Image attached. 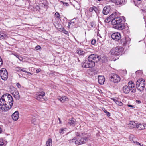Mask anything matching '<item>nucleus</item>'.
Masks as SVG:
<instances>
[{
  "instance_id": "obj_1",
  "label": "nucleus",
  "mask_w": 146,
  "mask_h": 146,
  "mask_svg": "<svg viewBox=\"0 0 146 146\" xmlns=\"http://www.w3.org/2000/svg\"><path fill=\"white\" fill-rule=\"evenodd\" d=\"M100 57L97 55L92 54L88 58V60L83 62L82 64L83 67L89 68L94 67L95 63L99 61Z\"/></svg>"
},
{
  "instance_id": "obj_2",
  "label": "nucleus",
  "mask_w": 146,
  "mask_h": 146,
  "mask_svg": "<svg viewBox=\"0 0 146 146\" xmlns=\"http://www.w3.org/2000/svg\"><path fill=\"white\" fill-rule=\"evenodd\" d=\"M75 133L76 136L80 137L82 138L80 139H77L76 137H74L72 140H70V143L73 142L74 141L75 144L77 146L84 144L87 141V137H86V136H85L86 135V134L82 132L81 133L76 132Z\"/></svg>"
},
{
  "instance_id": "obj_3",
  "label": "nucleus",
  "mask_w": 146,
  "mask_h": 146,
  "mask_svg": "<svg viewBox=\"0 0 146 146\" xmlns=\"http://www.w3.org/2000/svg\"><path fill=\"white\" fill-rule=\"evenodd\" d=\"M122 20L120 17L116 16V14L113 16V19L111 21V23L114 28L120 30H122L124 28V26L122 23Z\"/></svg>"
},
{
  "instance_id": "obj_4",
  "label": "nucleus",
  "mask_w": 146,
  "mask_h": 146,
  "mask_svg": "<svg viewBox=\"0 0 146 146\" xmlns=\"http://www.w3.org/2000/svg\"><path fill=\"white\" fill-rule=\"evenodd\" d=\"M3 98H4L6 104H7V109L8 110L11 109L12 106L13 100L11 95L8 94H5L3 95Z\"/></svg>"
},
{
  "instance_id": "obj_5",
  "label": "nucleus",
  "mask_w": 146,
  "mask_h": 146,
  "mask_svg": "<svg viewBox=\"0 0 146 146\" xmlns=\"http://www.w3.org/2000/svg\"><path fill=\"white\" fill-rule=\"evenodd\" d=\"M124 48L122 46H117L113 48L110 51L111 55L118 56L121 55L123 51Z\"/></svg>"
},
{
  "instance_id": "obj_6",
  "label": "nucleus",
  "mask_w": 146,
  "mask_h": 146,
  "mask_svg": "<svg viewBox=\"0 0 146 146\" xmlns=\"http://www.w3.org/2000/svg\"><path fill=\"white\" fill-rule=\"evenodd\" d=\"M145 85V80L143 79H139L136 82V87L139 91H142L144 90Z\"/></svg>"
},
{
  "instance_id": "obj_7",
  "label": "nucleus",
  "mask_w": 146,
  "mask_h": 146,
  "mask_svg": "<svg viewBox=\"0 0 146 146\" xmlns=\"http://www.w3.org/2000/svg\"><path fill=\"white\" fill-rule=\"evenodd\" d=\"M110 80L115 83H118L120 80V78L118 75L114 73H111L109 75Z\"/></svg>"
},
{
  "instance_id": "obj_8",
  "label": "nucleus",
  "mask_w": 146,
  "mask_h": 146,
  "mask_svg": "<svg viewBox=\"0 0 146 146\" xmlns=\"http://www.w3.org/2000/svg\"><path fill=\"white\" fill-rule=\"evenodd\" d=\"M7 104H6L4 98H3V95L0 98V110L2 111H8L7 109Z\"/></svg>"
},
{
  "instance_id": "obj_9",
  "label": "nucleus",
  "mask_w": 146,
  "mask_h": 146,
  "mask_svg": "<svg viewBox=\"0 0 146 146\" xmlns=\"http://www.w3.org/2000/svg\"><path fill=\"white\" fill-rule=\"evenodd\" d=\"M0 76L1 78L4 80H6L8 78V73L6 69L2 68L0 70Z\"/></svg>"
},
{
  "instance_id": "obj_10",
  "label": "nucleus",
  "mask_w": 146,
  "mask_h": 146,
  "mask_svg": "<svg viewBox=\"0 0 146 146\" xmlns=\"http://www.w3.org/2000/svg\"><path fill=\"white\" fill-rule=\"evenodd\" d=\"M45 95V93L44 92H37L35 95V98L37 100L40 101H42L44 99L43 97Z\"/></svg>"
},
{
  "instance_id": "obj_11",
  "label": "nucleus",
  "mask_w": 146,
  "mask_h": 146,
  "mask_svg": "<svg viewBox=\"0 0 146 146\" xmlns=\"http://www.w3.org/2000/svg\"><path fill=\"white\" fill-rule=\"evenodd\" d=\"M11 93L16 99H19L20 98V96L18 91L15 88L11 90Z\"/></svg>"
},
{
  "instance_id": "obj_12",
  "label": "nucleus",
  "mask_w": 146,
  "mask_h": 146,
  "mask_svg": "<svg viewBox=\"0 0 146 146\" xmlns=\"http://www.w3.org/2000/svg\"><path fill=\"white\" fill-rule=\"evenodd\" d=\"M128 86L130 89V91L131 92L134 93L136 92L135 84L133 82L130 81L128 83Z\"/></svg>"
},
{
  "instance_id": "obj_13",
  "label": "nucleus",
  "mask_w": 146,
  "mask_h": 146,
  "mask_svg": "<svg viewBox=\"0 0 146 146\" xmlns=\"http://www.w3.org/2000/svg\"><path fill=\"white\" fill-rule=\"evenodd\" d=\"M111 37L115 41H118L121 38V35L119 33H115L112 34Z\"/></svg>"
},
{
  "instance_id": "obj_14",
  "label": "nucleus",
  "mask_w": 146,
  "mask_h": 146,
  "mask_svg": "<svg viewBox=\"0 0 146 146\" xmlns=\"http://www.w3.org/2000/svg\"><path fill=\"white\" fill-rule=\"evenodd\" d=\"M58 99L61 102L63 103L67 102L68 101V98L66 96H59L57 97Z\"/></svg>"
},
{
  "instance_id": "obj_15",
  "label": "nucleus",
  "mask_w": 146,
  "mask_h": 146,
  "mask_svg": "<svg viewBox=\"0 0 146 146\" xmlns=\"http://www.w3.org/2000/svg\"><path fill=\"white\" fill-rule=\"evenodd\" d=\"M13 119L14 121H16L18 120L19 117V113L17 111L15 112L12 115Z\"/></svg>"
},
{
  "instance_id": "obj_16",
  "label": "nucleus",
  "mask_w": 146,
  "mask_h": 146,
  "mask_svg": "<svg viewBox=\"0 0 146 146\" xmlns=\"http://www.w3.org/2000/svg\"><path fill=\"white\" fill-rule=\"evenodd\" d=\"M98 77V81L99 84L101 85L103 84L105 80L104 77L102 76H99Z\"/></svg>"
},
{
  "instance_id": "obj_17",
  "label": "nucleus",
  "mask_w": 146,
  "mask_h": 146,
  "mask_svg": "<svg viewBox=\"0 0 146 146\" xmlns=\"http://www.w3.org/2000/svg\"><path fill=\"white\" fill-rule=\"evenodd\" d=\"M116 13H113L105 20V22L106 23H109L111 21L112 19H113V16L115 15Z\"/></svg>"
},
{
  "instance_id": "obj_18",
  "label": "nucleus",
  "mask_w": 146,
  "mask_h": 146,
  "mask_svg": "<svg viewBox=\"0 0 146 146\" xmlns=\"http://www.w3.org/2000/svg\"><path fill=\"white\" fill-rule=\"evenodd\" d=\"M122 91L125 94H127L129 93L130 91V89L127 85L124 86L122 88Z\"/></svg>"
},
{
  "instance_id": "obj_19",
  "label": "nucleus",
  "mask_w": 146,
  "mask_h": 146,
  "mask_svg": "<svg viewBox=\"0 0 146 146\" xmlns=\"http://www.w3.org/2000/svg\"><path fill=\"white\" fill-rule=\"evenodd\" d=\"M110 8L109 7L106 6L105 7L103 10V13L105 15H107L109 12Z\"/></svg>"
},
{
  "instance_id": "obj_20",
  "label": "nucleus",
  "mask_w": 146,
  "mask_h": 146,
  "mask_svg": "<svg viewBox=\"0 0 146 146\" xmlns=\"http://www.w3.org/2000/svg\"><path fill=\"white\" fill-rule=\"evenodd\" d=\"M137 127L139 130L144 129L146 128V125L139 124L137 125Z\"/></svg>"
},
{
  "instance_id": "obj_21",
  "label": "nucleus",
  "mask_w": 146,
  "mask_h": 146,
  "mask_svg": "<svg viewBox=\"0 0 146 146\" xmlns=\"http://www.w3.org/2000/svg\"><path fill=\"white\" fill-rule=\"evenodd\" d=\"M113 1L117 5L121 4L125 2V0H113Z\"/></svg>"
},
{
  "instance_id": "obj_22",
  "label": "nucleus",
  "mask_w": 146,
  "mask_h": 146,
  "mask_svg": "<svg viewBox=\"0 0 146 146\" xmlns=\"http://www.w3.org/2000/svg\"><path fill=\"white\" fill-rule=\"evenodd\" d=\"M137 125L133 121H131L130 123L129 124V127L131 128H135L137 127Z\"/></svg>"
},
{
  "instance_id": "obj_23",
  "label": "nucleus",
  "mask_w": 146,
  "mask_h": 146,
  "mask_svg": "<svg viewBox=\"0 0 146 146\" xmlns=\"http://www.w3.org/2000/svg\"><path fill=\"white\" fill-rule=\"evenodd\" d=\"M15 70L18 72L22 71L23 72L25 73H28V72L26 71L25 70H23V69H22V68L21 67H16L15 68Z\"/></svg>"
},
{
  "instance_id": "obj_24",
  "label": "nucleus",
  "mask_w": 146,
  "mask_h": 146,
  "mask_svg": "<svg viewBox=\"0 0 146 146\" xmlns=\"http://www.w3.org/2000/svg\"><path fill=\"white\" fill-rule=\"evenodd\" d=\"M52 146V140L51 138L48 139L46 143V146Z\"/></svg>"
},
{
  "instance_id": "obj_25",
  "label": "nucleus",
  "mask_w": 146,
  "mask_h": 146,
  "mask_svg": "<svg viewBox=\"0 0 146 146\" xmlns=\"http://www.w3.org/2000/svg\"><path fill=\"white\" fill-rule=\"evenodd\" d=\"M77 52L78 54L81 55H83L84 54L85 52L84 51L82 50L81 49L77 50Z\"/></svg>"
},
{
  "instance_id": "obj_26",
  "label": "nucleus",
  "mask_w": 146,
  "mask_h": 146,
  "mask_svg": "<svg viewBox=\"0 0 146 146\" xmlns=\"http://www.w3.org/2000/svg\"><path fill=\"white\" fill-rule=\"evenodd\" d=\"M120 42L121 44L123 46L125 45L127 43V41L126 40V38H123V39H121L120 40Z\"/></svg>"
},
{
  "instance_id": "obj_27",
  "label": "nucleus",
  "mask_w": 146,
  "mask_h": 146,
  "mask_svg": "<svg viewBox=\"0 0 146 146\" xmlns=\"http://www.w3.org/2000/svg\"><path fill=\"white\" fill-rule=\"evenodd\" d=\"M68 123L69 124L72 125H75V121L74 120L73 118H71L69 119Z\"/></svg>"
},
{
  "instance_id": "obj_28",
  "label": "nucleus",
  "mask_w": 146,
  "mask_h": 146,
  "mask_svg": "<svg viewBox=\"0 0 146 146\" xmlns=\"http://www.w3.org/2000/svg\"><path fill=\"white\" fill-rule=\"evenodd\" d=\"M76 21V19L75 18H74L71 20L70 23L69 24L68 27H69L70 25H72V26L74 25V24Z\"/></svg>"
},
{
  "instance_id": "obj_29",
  "label": "nucleus",
  "mask_w": 146,
  "mask_h": 146,
  "mask_svg": "<svg viewBox=\"0 0 146 146\" xmlns=\"http://www.w3.org/2000/svg\"><path fill=\"white\" fill-rule=\"evenodd\" d=\"M31 121L32 123L34 124H36V119L34 116L32 118Z\"/></svg>"
},
{
  "instance_id": "obj_30",
  "label": "nucleus",
  "mask_w": 146,
  "mask_h": 146,
  "mask_svg": "<svg viewBox=\"0 0 146 146\" xmlns=\"http://www.w3.org/2000/svg\"><path fill=\"white\" fill-rule=\"evenodd\" d=\"M6 36V35L3 33H0V40L3 39Z\"/></svg>"
},
{
  "instance_id": "obj_31",
  "label": "nucleus",
  "mask_w": 146,
  "mask_h": 146,
  "mask_svg": "<svg viewBox=\"0 0 146 146\" xmlns=\"http://www.w3.org/2000/svg\"><path fill=\"white\" fill-rule=\"evenodd\" d=\"M116 104L117 105L119 106H122L123 105V104L120 101H119L118 100H117Z\"/></svg>"
},
{
  "instance_id": "obj_32",
  "label": "nucleus",
  "mask_w": 146,
  "mask_h": 146,
  "mask_svg": "<svg viewBox=\"0 0 146 146\" xmlns=\"http://www.w3.org/2000/svg\"><path fill=\"white\" fill-rule=\"evenodd\" d=\"M133 135H131L129 136V139L131 142H134L133 138Z\"/></svg>"
},
{
  "instance_id": "obj_33",
  "label": "nucleus",
  "mask_w": 146,
  "mask_h": 146,
  "mask_svg": "<svg viewBox=\"0 0 146 146\" xmlns=\"http://www.w3.org/2000/svg\"><path fill=\"white\" fill-rule=\"evenodd\" d=\"M90 24L92 27H94L96 26L94 22H91Z\"/></svg>"
},
{
  "instance_id": "obj_34",
  "label": "nucleus",
  "mask_w": 146,
  "mask_h": 146,
  "mask_svg": "<svg viewBox=\"0 0 146 146\" xmlns=\"http://www.w3.org/2000/svg\"><path fill=\"white\" fill-rule=\"evenodd\" d=\"M4 145L3 140L2 139H0V146H3Z\"/></svg>"
},
{
  "instance_id": "obj_35",
  "label": "nucleus",
  "mask_w": 146,
  "mask_h": 146,
  "mask_svg": "<svg viewBox=\"0 0 146 146\" xmlns=\"http://www.w3.org/2000/svg\"><path fill=\"white\" fill-rule=\"evenodd\" d=\"M93 11H94L96 13H97L98 11L97 8L95 6L93 7Z\"/></svg>"
},
{
  "instance_id": "obj_36",
  "label": "nucleus",
  "mask_w": 146,
  "mask_h": 146,
  "mask_svg": "<svg viewBox=\"0 0 146 146\" xmlns=\"http://www.w3.org/2000/svg\"><path fill=\"white\" fill-rule=\"evenodd\" d=\"M104 112L109 117L110 116V112H108L106 110H105Z\"/></svg>"
},
{
  "instance_id": "obj_37",
  "label": "nucleus",
  "mask_w": 146,
  "mask_h": 146,
  "mask_svg": "<svg viewBox=\"0 0 146 146\" xmlns=\"http://www.w3.org/2000/svg\"><path fill=\"white\" fill-rule=\"evenodd\" d=\"M96 43V40L95 39H93L91 41V43L92 45L95 44Z\"/></svg>"
},
{
  "instance_id": "obj_38",
  "label": "nucleus",
  "mask_w": 146,
  "mask_h": 146,
  "mask_svg": "<svg viewBox=\"0 0 146 146\" xmlns=\"http://www.w3.org/2000/svg\"><path fill=\"white\" fill-rule=\"evenodd\" d=\"M56 18H60V15L59 13L58 12H56L55 14Z\"/></svg>"
},
{
  "instance_id": "obj_39",
  "label": "nucleus",
  "mask_w": 146,
  "mask_h": 146,
  "mask_svg": "<svg viewBox=\"0 0 146 146\" xmlns=\"http://www.w3.org/2000/svg\"><path fill=\"white\" fill-rule=\"evenodd\" d=\"M41 48V47L39 45L35 47V49L36 50H39Z\"/></svg>"
},
{
  "instance_id": "obj_40",
  "label": "nucleus",
  "mask_w": 146,
  "mask_h": 146,
  "mask_svg": "<svg viewBox=\"0 0 146 146\" xmlns=\"http://www.w3.org/2000/svg\"><path fill=\"white\" fill-rule=\"evenodd\" d=\"M63 31H64L63 33H64L66 35H68V32L67 31H66V30H64Z\"/></svg>"
},
{
  "instance_id": "obj_41",
  "label": "nucleus",
  "mask_w": 146,
  "mask_h": 146,
  "mask_svg": "<svg viewBox=\"0 0 146 146\" xmlns=\"http://www.w3.org/2000/svg\"><path fill=\"white\" fill-rule=\"evenodd\" d=\"M89 11L90 12H93V7H91L89 9Z\"/></svg>"
},
{
  "instance_id": "obj_42",
  "label": "nucleus",
  "mask_w": 146,
  "mask_h": 146,
  "mask_svg": "<svg viewBox=\"0 0 146 146\" xmlns=\"http://www.w3.org/2000/svg\"><path fill=\"white\" fill-rule=\"evenodd\" d=\"M133 142L134 143L135 145H141V144L138 142L137 141L135 142L134 141V142Z\"/></svg>"
},
{
  "instance_id": "obj_43",
  "label": "nucleus",
  "mask_w": 146,
  "mask_h": 146,
  "mask_svg": "<svg viewBox=\"0 0 146 146\" xmlns=\"http://www.w3.org/2000/svg\"><path fill=\"white\" fill-rule=\"evenodd\" d=\"M17 86L19 88H20L21 87V86L20 84L19 83H18L16 84Z\"/></svg>"
},
{
  "instance_id": "obj_44",
  "label": "nucleus",
  "mask_w": 146,
  "mask_h": 146,
  "mask_svg": "<svg viewBox=\"0 0 146 146\" xmlns=\"http://www.w3.org/2000/svg\"><path fill=\"white\" fill-rule=\"evenodd\" d=\"M136 103H138V104H140L141 103V102L140 100H137L136 101Z\"/></svg>"
},
{
  "instance_id": "obj_45",
  "label": "nucleus",
  "mask_w": 146,
  "mask_h": 146,
  "mask_svg": "<svg viewBox=\"0 0 146 146\" xmlns=\"http://www.w3.org/2000/svg\"><path fill=\"white\" fill-rule=\"evenodd\" d=\"M17 57L20 61H21L22 60L23 58L22 57L18 56V57Z\"/></svg>"
},
{
  "instance_id": "obj_46",
  "label": "nucleus",
  "mask_w": 146,
  "mask_h": 146,
  "mask_svg": "<svg viewBox=\"0 0 146 146\" xmlns=\"http://www.w3.org/2000/svg\"><path fill=\"white\" fill-rule=\"evenodd\" d=\"M41 71V70L40 69H38L36 70V72L37 73H38L40 72Z\"/></svg>"
},
{
  "instance_id": "obj_47",
  "label": "nucleus",
  "mask_w": 146,
  "mask_h": 146,
  "mask_svg": "<svg viewBox=\"0 0 146 146\" xmlns=\"http://www.w3.org/2000/svg\"><path fill=\"white\" fill-rule=\"evenodd\" d=\"M64 129H61L60 130V133H62L63 134V133H62L63 131H64Z\"/></svg>"
},
{
  "instance_id": "obj_48",
  "label": "nucleus",
  "mask_w": 146,
  "mask_h": 146,
  "mask_svg": "<svg viewBox=\"0 0 146 146\" xmlns=\"http://www.w3.org/2000/svg\"><path fill=\"white\" fill-rule=\"evenodd\" d=\"M113 100L115 103H116V102L117 101V100L115 99H113Z\"/></svg>"
},
{
  "instance_id": "obj_49",
  "label": "nucleus",
  "mask_w": 146,
  "mask_h": 146,
  "mask_svg": "<svg viewBox=\"0 0 146 146\" xmlns=\"http://www.w3.org/2000/svg\"><path fill=\"white\" fill-rule=\"evenodd\" d=\"M127 106H128L129 107H133V106L132 105H131L128 104V105Z\"/></svg>"
},
{
  "instance_id": "obj_50",
  "label": "nucleus",
  "mask_w": 146,
  "mask_h": 146,
  "mask_svg": "<svg viewBox=\"0 0 146 146\" xmlns=\"http://www.w3.org/2000/svg\"><path fill=\"white\" fill-rule=\"evenodd\" d=\"M61 2L62 3H63V4H66V5H67H67L68 4L67 3H63V1H61Z\"/></svg>"
},
{
  "instance_id": "obj_51",
  "label": "nucleus",
  "mask_w": 146,
  "mask_h": 146,
  "mask_svg": "<svg viewBox=\"0 0 146 146\" xmlns=\"http://www.w3.org/2000/svg\"><path fill=\"white\" fill-rule=\"evenodd\" d=\"M2 132V130L1 128L0 127V133Z\"/></svg>"
},
{
  "instance_id": "obj_52",
  "label": "nucleus",
  "mask_w": 146,
  "mask_h": 146,
  "mask_svg": "<svg viewBox=\"0 0 146 146\" xmlns=\"http://www.w3.org/2000/svg\"><path fill=\"white\" fill-rule=\"evenodd\" d=\"M58 119L59 120V121H60V123H61V121H60V118H58Z\"/></svg>"
},
{
  "instance_id": "obj_53",
  "label": "nucleus",
  "mask_w": 146,
  "mask_h": 146,
  "mask_svg": "<svg viewBox=\"0 0 146 146\" xmlns=\"http://www.w3.org/2000/svg\"><path fill=\"white\" fill-rule=\"evenodd\" d=\"M63 29H64L63 28H62V29H61V30L62 31H63Z\"/></svg>"
},
{
  "instance_id": "obj_54",
  "label": "nucleus",
  "mask_w": 146,
  "mask_h": 146,
  "mask_svg": "<svg viewBox=\"0 0 146 146\" xmlns=\"http://www.w3.org/2000/svg\"><path fill=\"white\" fill-rule=\"evenodd\" d=\"M140 145V146H143V144H142V145H141H141Z\"/></svg>"
},
{
  "instance_id": "obj_55",
  "label": "nucleus",
  "mask_w": 146,
  "mask_h": 146,
  "mask_svg": "<svg viewBox=\"0 0 146 146\" xmlns=\"http://www.w3.org/2000/svg\"><path fill=\"white\" fill-rule=\"evenodd\" d=\"M98 1H101L102 0H98Z\"/></svg>"
},
{
  "instance_id": "obj_56",
  "label": "nucleus",
  "mask_w": 146,
  "mask_h": 146,
  "mask_svg": "<svg viewBox=\"0 0 146 146\" xmlns=\"http://www.w3.org/2000/svg\"><path fill=\"white\" fill-rule=\"evenodd\" d=\"M59 29H60V30H61V28H60Z\"/></svg>"
},
{
  "instance_id": "obj_57",
  "label": "nucleus",
  "mask_w": 146,
  "mask_h": 146,
  "mask_svg": "<svg viewBox=\"0 0 146 146\" xmlns=\"http://www.w3.org/2000/svg\"><path fill=\"white\" fill-rule=\"evenodd\" d=\"M16 0H15V1H16Z\"/></svg>"
}]
</instances>
